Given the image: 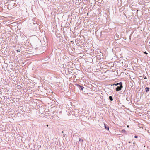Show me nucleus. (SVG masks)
I'll return each instance as SVG.
<instances>
[{
  "mask_svg": "<svg viewBox=\"0 0 150 150\" xmlns=\"http://www.w3.org/2000/svg\"><path fill=\"white\" fill-rule=\"evenodd\" d=\"M109 98L110 100L111 101H112L113 100V99L112 98L111 96H110L109 97Z\"/></svg>",
  "mask_w": 150,
  "mask_h": 150,
  "instance_id": "7",
  "label": "nucleus"
},
{
  "mask_svg": "<svg viewBox=\"0 0 150 150\" xmlns=\"http://www.w3.org/2000/svg\"><path fill=\"white\" fill-rule=\"evenodd\" d=\"M52 117V116H51V117H50V118L51 119H53V117Z\"/></svg>",
  "mask_w": 150,
  "mask_h": 150,
  "instance_id": "9",
  "label": "nucleus"
},
{
  "mask_svg": "<svg viewBox=\"0 0 150 150\" xmlns=\"http://www.w3.org/2000/svg\"><path fill=\"white\" fill-rule=\"evenodd\" d=\"M144 53L146 54H148V53L146 52H144Z\"/></svg>",
  "mask_w": 150,
  "mask_h": 150,
  "instance_id": "8",
  "label": "nucleus"
},
{
  "mask_svg": "<svg viewBox=\"0 0 150 150\" xmlns=\"http://www.w3.org/2000/svg\"><path fill=\"white\" fill-rule=\"evenodd\" d=\"M149 89V88L148 87H146L145 88V90L146 92H148Z\"/></svg>",
  "mask_w": 150,
  "mask_h": 150,
  "instance_id": "5",
  "label": "nucleus"
},
{
  "mask_svg": "<svg viewBox=\"0 0 150 150\" xmlns=\"http://www.w3.org/2000/svg\"><path fill=\"white\" fill-rule=\"evenodd\" d=\"M120 85V86H122V83L121 82H120L119 83H117L116 84V85Z\"/></svg>",
  "mask_w": 150,
  "mask_h": 150,
  "instance_id": "6",
  "label": "nucleus"
},
{
  "mask_svg": "<svg viewBox=\"0 0 150 150\" xmlns=\"http://www.w3.org/2000/svg\"><path fill=\"white\" fill-rule=\"evenodd\" d=\"M137 137H137V136H134V138H137Z\"/></svg>",
  "mask_w": 150,
  "mask_h": 150,
  "instance_id": "10",
  "label": "nucleus"
},
{
  "mask_svg": "<svg viewBox=\"0 0 150 150\" xmlns=\"http://www.w3.org/2000/svg\"><path fill=\"white\" fill-rule=\"evenodd\" d=\"M83 142V140L82 139L80 138L79 139V142H80L81 144H82Z\"/></svg>",
  "mask_w": 150,
  "mask_h": 150,
  "instance_id": "2",
  "label": "nucleus"
},
{
  "mask_svg": "<svg viewBox=\"0 0 150 150\" xmlns=\"http://www.w3.org/2000/svg\"><path fill=\"white\" fill-rule=\"evenodd\" d=\"M62 133H64L63 131H62Z\"/></svg>",
  "mask_w": 150,
  "mask_h": 150,
  "instance_id": "11",
  "label": "nucleus"
},
{
  "mask_svg": "<svg viewBox=\"0 0 150 150\" xmlns=\"http://www.w3.org/2000/svg\"><path fill=\"white\" fill-rule=\"evenodd\" d=\"M122 88V86H118L116 88L117 91H118L121 90Z\"/></svg>",
  "mask_w": 150,
  "mask_h": 150,
  "instance_id": "1",
  "label": "nucleus"
},
{
  "mask_svg": "<svg viewBox=\"0 0 150 150\" xmlns=\"http://www.w3.org/2000/svg\"><path fill=\"white\" fill-rule=\"evenodd\" d=\"M77 86L79 88H81V90H83V89L84 88V87H82V86H81L79 85H78V84L77 85Z\"/></svg>",
  "mask_w": 150,
  "mask_h": 150,
  "instance_id": "3",
  "label": "nucleus"
},
{
  "mask_svg": "<svg viewBox=\"0 0 150 150\" xmlns=\"http://www.w3.org/2000/svg\"><path fill=\"white\" fill-rule=\"evenodd\" d=\"M127 127H129V126L128 125Z\"/></svg>",
  "mask_w": 150,
  "mask_h": 150,
  "instance_id": "13",
  "label": "nucleus"
},
{
  "mask_svg": "<svg viewBox=\"0 0 150 150\" xmlns=\"http://www.w3.org/2000/svg\"><path fill=\"white\" fill-rule=\"evenodd\" d=\"M47 125V127H48V125Z\"/></svg>",
  "mask_w": 150,
  "mask_h": 150,
  "instance_id": "12",
  "label": "nucleus"
},
{
  "mask_svg": "<svg viewBox=\"0 0 150 150\" xmlns=\"http://www.w3.org/2000/svg\"><path fill=\"white\" fill-rule=\"evenodd\" d=\"M105 125V129L107 130H109V128L108 126H107L105 124H104Z\"/></svg>",
  "mask_w": 150,
  "mask_h": 150,
  "instance_id": "4",
  "label": "nucleus"
}]
</instances>
